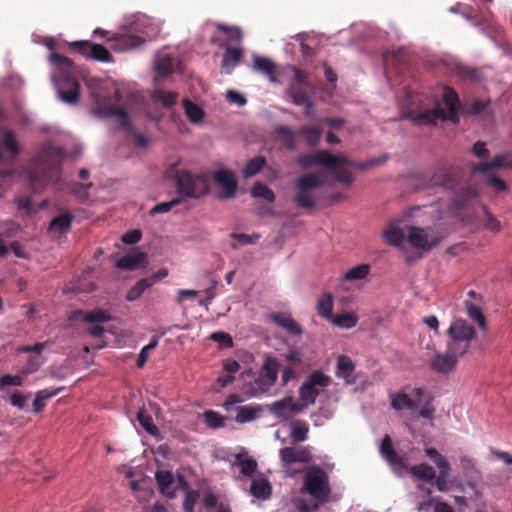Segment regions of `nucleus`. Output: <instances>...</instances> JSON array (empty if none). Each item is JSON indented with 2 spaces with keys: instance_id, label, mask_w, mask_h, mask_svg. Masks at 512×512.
I'll list each match as a JSON object with an SVG mask.
<instances>
[{
  "instance_id": "obj_23",
  "label": "nucleus",
  "mask_w": 512,
  "mask_h": 512,
  "mask_svg": "<svg viewBox=\"0 0 512 512\" xmlns=\"http://www.w3.org/2000/svg\"><path fill=\"white\" fill-rule=\"evenodd\" d=\"M147 260V254L133 249L127 254L120 257L116 262V267L122 270L133 271L143 267Z\"/></svg>"
},
{
  "instance_id": "obj_34",
  "label": "nucleus",
  "mask_w": 512,
  "mask_h": 512,
  "mask_svg": "<svg viewBox=\"0 0 512 512\" xmlns=\"http://www.w3.org/2000/svg\"><path fill=\"white\" fill-rule=\"evenodd\" d=\"M309 425L303 420H296L291 423L290 438L293 444H299L308 439Z\"/></svg>"
},
{
  "instance_id": "obj_17",
  "label": "nucleus",
  "mask_w": 512,
  "mask_h": 512,
  "mask_svg": "<svg viewBox=\"0 0 512 512\" xmlns=\"http://www.w3.org/2000/svg\"><path fill=\"white\" fill-rule=\"evenodd\" d=\"M279 363L274 357H267L256 379L261 392H267L276 383L278 377Z\"/></svg>"
},
{
  "instance_id": "obj_58",
  "label": "nucleus",
  "mask_w": 512,
  "mask_h": 512,
  "mask_svg": "<svg viewBox=\"0 0 512 512\" xmlns=\"http://www.w3.org/2000/svg\"><path fill=\"white\" fill-rule=\"evenodd\" d=\"M430 400L431 398L427 393V396L423 398V402L420 405L421 408H418L415 414H417L421 418L432 419L434 414V408L430 405Z\"/></svg>"
},
{
  "instance_id": "obj_46",
  "label": "nucleus",
  "mask_w": 512,
  "mask_h": 512,
  "mask_svg": "<svg viewBox=\"0 0 512 512\" xmlns=\"http://www.w3.org/2000/svg\"><path fill=\"white\" fill-rule=\"evenodd\" d=\"M251 195L254 198H263L267 202L272 203L275 201V194L274 192L265 184L261 182H256L252 189H251Z\"/></svg>"
},
{
  "instance_id": "obj_48",
  "label": "nucleus",
  "mask_w": 512,
  "mask_h": 512,
  "mask_svg": "<svg viewBox=\"0 0 512 512\" xmlns=\"http://www.w3.org/2000/svg\"><path fill=\"white\" fill-rule=\"evenodd\" d=\"M465 304H466V310H467L468 316L473 321H475L481 329L485 330L486 329V319H485V316H484L482 310L478 306H476L472 303L465 302Z\"/></svg>"
},
{
  "instance_id": "obj_33",
  "label": "nucleus",
  "mask_w": 512,
  "mask_h": 512,
  "mask_svg": "<svg viewBox=\"0 0 512 512\" xmlns=\"http://www.w3.org/2000/svg\"><path fill=\"white\" fill-rule=\"evenodd\" d=\"M177 67V61L170 55L158 56L155 62L157 74L163 78L172 74Z\"/></svg>"
},
{
  "instance_id": "obj_59",
  "label": "nucleus",
  "mask_w": 512,
  "mask_h": 512,
  "mask_svg": "<svg viewBox=\"0 0 512 512\" xmlns=\"http://www.w3.org/2000/svg\"><path fill=\"white\" fill-rule=\"evenodd\" d=\"M23 377L19 375L5 374L0 377V390H3L7 386H22Z\"/></svg>"
},
{
  "instance_id": "obj_3",
  "label": "nucleus",
  "mask_w": 512,
  "mask_h": 512,
  "mask_svg": "<svg viewBox=\"0 0 512 512\" xmlns=\"http://www.w3.org/2000/svg\"><path fill=\"white\" fill-rule=\"evenodd\" d=\"M50 61L59 67L57 77L60 81L58 88L60 99L68 104L77 103L80 96V85L72 75L73 62L59 53H52Z\"/></svg>"
},
{
  "instance_id": "obj_14",
  "label": "nucleus",
  "mask_w": 512,
  "mask_h": 512,
  "mask_svg": "<svg viewBox=\"0 0 512 512\" xmlns=\"http://www.w3.org/2000/svg\"><path fill=\"white\" fill-rule=\"evenodd\" d=\"M95 113L103 117H115L119 120L120 126L126 131H132V124L130 122L126 109L122 106H116L110 103L109 100H98L95 107Z\"/></svg>"
},
{
  "instance_id": "obj_54",
  "label": "nucleus",
  "mask_w": 512,
  "mask_h": 512,
  "mask_svg": "<svg viewBox=\"0 0 512 512\" xmlns=\"http://www.w3.org/2000/svg\"><path fill=\"white\" fill-rule=\"evenodd\" d=\"M84 319L91 323H103L109 321L111 317L106 311L102 309H96L94 311L87 312L84 316Z\"/></svg>"
},
{
  "instance_id": "obj_62",
  "label": "nucleus",
  "mask_w": 512,
  "mask_h": 512,
  "mask_svg": "<svg viewBox=\"0 0 512 512\" xmlns=\"http://www.w3.org/2000/svg\"><path fill=\"white\" fill-rule=\"evenodd\" d=\"M210 338L226 348L232 347L233 345L232 337L226 332L212 333Z\"/></svg>"
},
{
  "instance_id": "obj_57",
  "label": "nucleus",
  "mask_w": 512,
  "mask_h": 512,
  "mask_svg": "<svg viewBox=\"0 0 512 512\" xmlns=\"http://www.w3.org/2000/svg\"><path fill=\"white\" fill-rule=\"evenodd\" d=\"M180 203H181V199L180 198H175V199H172L171 201H168V202L159 203V204L155 205L150 210V215H155V214H159V213H167L173 207L179 205Z\"/></svg>"
},
{
  "instance_id": "obj_22",
  "label": "nucleus",
  "mask_w": 512,
  "mask_h": 512,
  "mask_svg": "<svg viewBox=\"0 0 512 512\" xmlns=\"http://www.w3.org/2000/svg\"><path fill=\"white\" fill-rule=\"evenodd\" d=\"M269 319L292 336H301L303 334L302 327L288 312H273L269 315Z\"/></svg>"
},
{
  "instance_id": "obj_36",
  "label": "nucleus",
  "mask_w": 512,
  "mask_h": 512,
  "mask_svg": "<svg viewBox=\"0 0 512 512\" xmlns=\"http://www.w3.org/2000/svg\"><path fill=\"white\" fill-rule=\"evenodd\" d=\"M154 285V278H142L139 281L136 282V284L131 287L127 294H126V300L127 301H135L141 297V295L149 289L151 286Z\"/></svg>"
},
{
  "instance_id": "obj_50",
  "label": "nucleus",
  "mask_w": 512,
  "mask_h": 512,
  "mask_svg": "<svg viewBox=\"0 0 512 512\" xmlns=\"http://www.w3.org/2000/svg\"><path fill=\"white\" fill-rule=\"evenodd\" d=\"M370 272L368 264H360L350 268L344 275L346 280H362L365 279Z\"/></svg>"
},
{
  "instance_id": "obj_40",
  "label": "nucleus",
  "mask_w": 512,
  "mask_h": 512,
  "mask_svg": "<svg viewBox=\"0 0 512 512\" xmlns=\"http://www.w3.org/2000/svg\"><path fill=\"white\" fill-rule=\"evenodd\" d=\"M317 312L325 319L331 320L333 317V295L329 292L324 293L317 302Z\"/></svg>"
},
{
  "instance_id": "obj_7",
  "label": "nucleus",
  "mask_w": 512,
  "mask_h": 512,
  "mask_svg": "<svg viewBox=\"0 0 512 512\" xmlns=\"http://www.w3.org/2000/svg\"><path fill=\"white\" fill-rule=\"evenodd\" d=\"M323 185V180L314 173L301 176L295 183L297 194L294 197L299 207L312 209L315 206L313 191Z\"/></svg>"
},
{
  "instance_id": "obj_55",
  "label": "nucleus",
  "mask_w": 512,
  "mask_h": 512,
  "mask_svg": "<svg viewBox=\"0 0 512 512\" xmlns=\"http://www.w3.org/2000/svg\"><path fill=\"white\" fill-rule=\"evenodd\" d=\"M483 211L485 228L491 232H499L501 230L500 221L487 208L484 207Z\"/></svg>"
},
{
  "instance_id": "obj_47",
  "label": "nucleus",
  "mask_w": 512,
  "mask_h": 512,
  "mask_svg": "<svg viewBox=\"0 0 512 512\" xmlns=\"http://www.w3.org/2000/svg\"><path fill=\"white\" fill-rule=\"evenodd\" d=\"M183 104L187 118L192 123H199L202 121V119L204 118V112L197 104L189 100H184Z\"/></svg>"
},
{
  "instance_id": "obj_51",
  "label": "nucleus",
  "mask_w": 512,
  "mask_h": 512,
  "mask_svg": "<svg viewBox=\"0 0 512 512\" xmlns=\"http://www.w3.org/2000/svg\"><path fill=\"white\" fill-rule=\"evenodd\" d=\"M216 28L219 31L227 34V36L231 42L239 43V42H241V40L243 38V33H242L241 29L238 27H230L223 23H217Z\"/></svg>"
},
{
  "instance_id": "obj_24",
  "label": "nucleus",
  "mask_w": 512,
  "mask_h": 512,
  "mask_svg": "<svg viewBox=\"0 0 512 512\" xmlns=\"http://www.w3.org/2000/svg\"><path fill=\"white\" fill-rule=\"evenodd\" d=\"M312 160L314 163L324 166L329 170H336L340 165H349V161L339 155H333L327 150H318L313 153Z\"/></svg>"
},
{
  "instance_id": "obj_63",
  "label": "nucleus",
  "mask_w": 512,
  "mask_h": 512,
  "mask_svg": "<svg viewBox=\"0 0 512 512\" xmlns=\"http://www.w3.org/2000/svg\"><path fill=\"white\" fill-rule=\"evenodd\" d=\"M142 233L138 229L131 230L122 236V241L125 244L133 245L138 243L141 240Z\"/></svg>"
},
{
  "instance_id": "obj_42",
  "label": "nucleus",
  "mask_w": 512,
  "mask_h": 512,
  "mask_svg": "<svg viewBox=\"0 0 512 512\" xmlns=\"http://www.w3.org/2000/svg\"><path fill=\"white\" fill-rule=\"evenodd\" d=\"M299 133L303 135L309 146H317L322 137V129L313 126H303Z\"/></svg>"
},
{
  "instance_id": "obj_32",
  "label": "nucleus",
  "mask_w": 512,
  "mask_h": 512,
  "mask_svg": "<svg viewBox=\"0 0 512 512\" xmlns=\"http://www.w3.org/2000/svg\"><path fill=\"white\" fill-rule=\"evenodd\" d=\"M73 215L66 211L54 217L49 225V230L60 234L67 233L71 229Z\"/></svg>"
},
{
  "instance_id": "obj_61",
  "label": "nucleus",
  "mask_w": 512,
  "mask_h": 512,
  "mask_svg": "<svg viewBox=\"0 0 512 512\" xmlns=\"http://www.w3.org/2000/svg\"><path fill=\"white\" fill-rule=\"evenodd\" d=\"M231 237L238 240L241 245L256 244L260 238L258 234L248 235L245 233H232Z\"/></svg>"
},
{
  "instance_id": "obj_53",
  "label": "nucleus",
  "mask_w": 512,
  "mask_h": 512,
  "mask_svg": "<svg viewBox=\"0 0 512 512\" xmlns=\"http://www.w3.org/2000/svg\"><path fill=\"white\" fill-rule=\"evenodd\" d=\"M275 132L279 137L283 138V142L287 148L293 149L295 147L294 133L290 127L278 126Z\"/></svg>"
},
{
  "instance_id": "obj_35",
  "label": "nucleus",
  "mask_w": 512,
  "mask_h": 512,
  "mask_svg": "<svg viewBox=\"0 0 512 512\" xmlns=\"http://www.w3.org/2000/svg\"><path fill=\"white\" fill-rule=\"evenodd\" d=\"M412 476L425 482H432L436 478L435 469L427 463H421L410 467Z\"/></svg>"
},
{
  "instance_id": "obj_4",
  "label": "nucleus",
  "mask_w": 512,
  "mask_h": 512,
  "mask_svg": "<svg viewBox=\"0 0 512 512\" xmlns=\"http://www.w3.org/2000/svg\"><path fill=\"white\" fill-rule=\"evenodd\" d=\"M302 491L319 504L328 502L331 488L327 473L319 466L311 467L305 474Z\"/></svg>"
},
{
  "instance_id": "obj_26",
  "label": "nucleus",
  "mask_w": 512,
  "mask_h": 512,
  "mask_svg": "<svg viewBox=\"0 0 512 512\" xmlns=\"http://www.w3.org/2000/svg\"><path fill=\"white\" fill-rule=\"evenodd\" d=\"M243 56V49L238 47H226L221 61V69L225 74H230L239 64Z\"/></svg>"
},
{
  "instance_id": "obj_25",
  "label": "nucleus",
  "mask_w": 512,
  "mask_h": 512,
  "mask_svg": "<svg viewBox=\"0 0 512 512\" xmlns=\"http://www.w3.org/2000/svg\"><path fill=\"white\" fill-rule=\"evenodd\" d=\"M269 410L274 416L282 419H287L291 412H300L301 406L295 403L291 396H288L281 400L273 402L270 405Z\"/></svg>"
},
{
  "instance_id": "obj_43",
  "label": "nucleus",
  "mask_w": 512,
  "mask_h": 512,
  "mask_svg": "<svg viewBox=\"0 0 512 512\" xmlns=\"http://www.w3.org/2000/svg\"><path fill=\"white\" fill-rule=\"evenodd\" d=\"M137 420L140 426L150 435L156 436L159 433L157 426L153 422V418L144 409H140L137 413Z\"/></svg>"
},
{
  "instance_id": "obj_13",
  "label": "nucleus",
  "mask_w": 512,
  "mask_h": 512,
  "mask_svg": "<svg viewBox=\"0 0 512 512\" xmlns=\"http://www.w3.org/2000/svg\"><path fill=\"white\" fill-rule=\"evenodd\" d=\"M70 48L78 51L81 55L93 60L111 63L113 56L106 47L90 41H76L70 44Z\"/></svg>"
},
{
  "instance_id": "obj_28",
  "label": "nucleus",
  "mask_w": 512,
  "mask_h": 512,
  "mask_svg": "<svg viewBox=\"0 0 512 512\" xmlns=\"http://www.w3.org/2000/svg\"><path fill=\"white\" fill-rule=\"evenodd\" d=\"M252 68L256 72L265 74L271 82H276V66L269 58L254 55Z\"/></svg>"
},
{
  "instance_id": "obj_15",
  "label": "nucleus",
  "mask_w": 512,
  "mask_h": 512,
  "mask_svg": "<svg viewBox=\"0 0 512 512\" xmlns=\"http://www.w3.org/2000/svg\"><path fill=\"white\" fill-rule=\"evenodd\" d=\"M425 453L440 470L439 475H436V478L434 479L438 491L446 492L448 490V477L451 471V465L449 461L435 448H427Z\"/></svg>"
},
{
  "instance_id": "obj_31",
  "label": "nucleus",
  "mask_w": 512,
  "mask_h": 512,
  "mask_svg": "<svg viewBox=\"0 0 512 512\" xmlns=\"http://www.w3.org/2000/svg\"><path fill=\"white\" fill-rule=\"evenodd\" d=\"M178 484L180 490L186 493L183 501L184 512H194V506L198 499V492L189 489V483L182 475H178Z\"/></svg>"
},
{
  "instance_id": "obj_6",
  "label": "nucleus",
  "mask_w": 512,
  "mask_h": 512,
  "mask_svg": "<svg viewBox=\"0 0 512 512\" xmlns=\"http://www.w3.org/2000/svg\"><path fill=\"white\" fill-rule=\"evenodd\" d=\"M177 192L187 198H200L209 191L207 180L203 176H194L187 171H181L176 175Z\"/></svg>"
},
{
  "instance_id": "obj_30",
  "label": "nucleus",
  "mask_w": 512,
  "mask_h": 512,
  "mask_svg": "<svg viewBox=\"0 0 512 512\" xmlns=\"http://www.w3.org/2000/svg\"><path fill=\"white\" fill-rule=\"evenodd\" d=\"M250 493L257 499L267 500L272 493V486L264 476H259L252 480Z\"/></svg>"
},
{
  "instance_id": "obj_8",
  "label": "nucleus",
  "mask_w": 512,
  "mask_h": 512,
  "mask_svg": "<svg viewBox=\"0 0 512 512\" xmlns=\"http://www.w3.org/2000/svg\"><path fill=\"white\" fill-rule=\"evenodd\" d=\"M461 170L453 165L438 163L429 175V180L425 187H443L445 189H454L460 181Z\"/></svg>"
},
{
  "instance_id": "obj_12",
  "label": "nucleus",
  "mask_w": 512,
  "mask_h": 512,
  "mask_svg": "<svg viewBox=\"0 0 512 512\" xmlns=\"http://www.w3.org/2000/svg\"><path fill=\"white\" fill-rule=\"evenodd\" d=\"M279 457L285 467H290L295 463L307 464L313 459L312 447L298 444L283 447L279 450Z\"/></svg>"
},
{
  "instance_id": "obj_39",
  "label": "nucleus",
  "mask_w": 512,
  "mask_h": 512,
  "mask_svg": "<svg viewBox=\"0 0 512 512\" xmlns=\"http://www.w3.org/2000/svg\"><path fill=\"white\" fill-rule=\"evenodd\" d=\"M236 411V422L247 423L257 418V415L261 411V408L259 406L245 405L236 407Z\"/></svg>"
},
{
  "instance_id": "obj_38",
  "label": "nucleus",
  "mask_w": 512,
  "mask_h": 512,
  "mask_svg": "<svg viewBox=\"0 0 512 512\" xmlns=\"http://www.w3.org/2000/svg\"><path fill=\"white\" fill-rule=\"evenodd\" d=\"M235 465L240 467L241 473L247 477H251L258 466L256 460L244 454L236 455Z\"/></svg>"
},
{
  "instance_id": "obj_16",
  "label": "nucleus",
  "mask_w": 512,
  "mask_h": 512,
  "mask_svg": "<svg viewBox=\"0 0 512 512\" xmlns=\"http://www.w3.org/2000/svg\"><path fill=\"white\" fill-rule=\"evenodd\" d=\"M463 356L462 353H456L450 349L445 352H437L430 360V368L440 374H448L455 370L458 359Z\"/></svg>"
},
{
  "instance_id": "obj_52",
  "label": "nucleus",
  "mask_w": 512,
  "mask_h": 512,
  "mask_svg": "<svg viewBox=\"0 0 512 512\" xmlns=\"http://www.w3.org/2000/svg\"><path fill=\"white\" fill-rule=\"evenodd\" d=\"M203 416L206 425L210 428H220L225 424L223 416L218 412L208 410L204 412Z\"/></svg>"
},
{
  "instance_id": "obj_11",
  "label": "nucleus",
  "mask_w": 512,
  "mask_h": 512,
  "mask_svg": "<svg viewBox=\"0 0 512 512\" xmlns=\"http://www.w3.org/2000/svg\"><path fill=\"white\" fill-rule=\"evenodd\" d=\"M427 396V391L424 388L416 387L411 389L410 393L401 390L395 395L391 396V406L395 410L406 409L412 414H415L423 402V398Z\"/></svg>"
},
{
  "instance_id": "obj_21",
  "label": "nucleus",
  "mask_w": 512,
  "mask_h": 512,
  "mask_svg": "<svg viewBox=\"0 0 512 512\" xmlns=\"http://www.w3.org/2000/svg\"><path fill=\"white\" fill-rule=\"evenodd\" d=\"M159 492L169 498L173 499L176 496L177 490H180L178 478L175 479L173 473L168 470H159L155 474Z\"/></svg>"
},
{
  "instance_id": "obj_9",
  "label": "nucleus",
  "mask_w": 512,
  "mask_h": 512,
  "mask_svg": "<svg viewBox=\"0 0 512 512\" xmlns=\"http://www.w3.org/2000/svg\"><path fill=\"white\" fill-rule=\"evenodd\" d=\"M331 378L320 370L313 371L299 389L305 406L314 404L320 392L330 385Z\"/></svg>"
},
{
  "instance_id": "obj_19",
  "label": "nucleus",
  "mask_w": 512,
  "mask_h": 512,
  "mask_svg": "<svg viewBox=\"0 0 512 512\" xmlns=\"http://www.w3.org/2000/svg\"><path fill=\"white\" fill-rule=\"evenodd\" d=\"M6 150L10 154L11 161H14L19 154V146L16 140L15 134L6 130L3 134V138L0 141V160L2 159L3 151ZM16 173V170L13 168L9 169H0V179L11 177Z\"/></svg>"
},
{
  "instance_id": "obj_44",
  "label": "nucleus",
  "mask_w": 512,
  "mask_h": 512,
  "mask_svg": "<svg viewBox=\"0 0 512 512\" xmlns=\"http://www.w3.org/2000/svg\"><path fill=\"white\" fill-rule=\"evenodd\" d=\"M265 164L266 159L263 156H256L250 159L243 169V176L249 178L256 175L263 169Z\"/></svg>"
},
{
  "instance_id": "obj_1",
  "label": "nucleus",
  "mask_w": 512,
  "mask_h": 512,
  "mask_svg": "<svg viewBox=\"0 0 512 512\" xmlns=\"http://www.w3.org/2000/svg\"><path fill=\"white\" fill-rule=\"evenodd\" d=\"M65 158L63 149L46 145L34 159L30 169L25 171L26 178L34 192L40 193L47 184H57L60 180L61 163Z\"/></svg>"
},
{
  "instance_id": "obj_49",
  "label": "nucleus",
  "mask_w": 512,
  "mask_h": 512,
  "mask_svg": "<svg viewBox=\"0 0 512 512\" xmlns=\"http://www.w3.org/2000/svg\"><path fill=\"white\" fill-rule=\"evenodd\" d=\"M178 94L172 91L156 90L153 94V99L156 102L162 103L166 107L173 106L177 101Z\"/></svg>"
},
{
  "instance_id": "obj_37",
  "label": "nucleus",
  "mask_w": 512,
  "mask_h": 512,
  "mask_svg": "<svg viewBox=\"0 0 512 512\" xmlns=\"http://www.w3.org/2000/svg\"><path fill=\"white\" fill-rule=\"evenodd\" d=\"M286 95L297 106L305 104L308 102V99L311 98L302 86L296 85L295 83L289 84V87L286 90Z\"/></svg>"
},
{
  "instance_id": "obj_64",
  "label": "nucleus",
  "mask_w": 512,
  "mask_h": 512,
  "mask_svg": "<svg viewBox=\"0 0 512 512\" xmlns=\"http://www.w3.org/2000/svg\"><path fill=\"white\" fill-rule=\"evenodd\" d=\"M333 172L335 173V177H336L337 181H339L345 185H349L352 183L353 177H352V174L350 171H348L346 169H339V166H338L336 168V170H333Z\"/></svg>"
},
{
  "instance_id": "obj_5",
  "label": "nucleus",
  "mask_w": 512,
  "mask_h": 512,
  "mask_svg": "<svg viewBox=\"0 0 512 512\" xmlns=\"http://www.w3.org/2000/svg\"><path fill=\"white\" fill-rule=\"evenodd\" d=\"M447 333L449 336L447 348L463 355L469 350L471 341L476 336L475 329L463 319L453 321Z\"/></svg>"
},
{
  "instance_id": "obj_56",
  "label": "nucleus",
  "mask_w": 512,
  "mask_h": 512,
  "mask_svg": "<svg viewBox=\"0 0 512 512\" xmlns=\"http://www.w3.org/2000/svg\"><path fill=\"white\" fill-rule=\"evenodd\" d=\"M30 396H31L30 393L23 394L20 391H15L10 396V403L12 406L16 407L17 409L23 410V409H25L27 402L30 399Z\"/></svg>"
},
{
  "instance_id": "obj_29",
  "label": "nucleus",
  "mask_w": 512,
  "mask_h": 512,
  "mask_svg": "<svg viewBox=\"0 0 512 512\" xmlns=\"http://www.w3.org/2000/svg\"><path fill=\"white\" fill-rule=\"evenodd\" d=\"M355 371V364L352 359L346 355H340L337 359L336 375L343 378L347 383H353V373Z\"/></svg>"
},
{
  "instance_id": "obj_27",
  "label": "nucleus",
  "mask_w": 512,
  "mask_h": 512,
  "mask_svg": "<svg viewBox=\"0 0 512 512\" xmlns=\"http://www.w3.org/2000/svg\"><path fill=\"white\" fill-rule=\"evenodd\" d=\"M383 237L389 244L401 246L405 239V233L400 227V220L390 221L383 230Z\"/></svg>"
},
{
  "instance_id": "obj_10",
  "label": "nucleus",
  "mask_w": 512,
  "mask_h": 512,
  "mask_svg": "<svg viewBox=\"0 0 512 512\" xmlns=\"http://www.w3.org/2000/svg\"><path fill=\"white\" fill-rule=\"evenodd\" d=\"M407 240L417 250L428 252L440 244L442 237L430 227L410 226Z\"/></svg>"
},
{
  "instance_id": "obj_60",
  "label": "nucleus",
  "mask_w": 512,
  "mask_h": 512,
  "mask_svg": "<svg viewBox=\"0 0 512 512\" xmlns=\"http://www.w3.org/2000/svg\"><path fill=\"white\" fill-rule=\"evenodd\" d=\"M486 184L492 187L496 192H504L508 189L506 182L495 174H489L487 176Z\"/></svg>"
},
{
  "instance_id": "obj_45",
  "label": "nucleus",
  "mask_w": 512,
  "mask_h": 512,
  "mask_svg": "<svg viewBox=\"0 0 512 512\" xmlns=\"http://www.w3.org/2000/svg\"><path fill=\"white\" fill-rule=\"evenodd\" d=\"M330 321L340 328L351 329L356 326L358 317L353 313H343L333 316Z\"/></svg>"
},
{
  "instance_id": "obj_41",
  "label": "nucleus",
  "mask_w": 512,
  "mask_h": 512,
  "mask_svg": "<svg viewBox=\"0 0 512 512\" xmlns=\"http://www.w3.org/2000/svg\"><path fill=\"white\" fill-rule=\"evenodd\" d=\"M476 196H477L476 187H474L472 185L462 187L458 191L455 192V195H454L455 205L459 208L463 207L470 200L476 198Z\"/></svg>"
},
{
  "instance_id": "obj_18",
  "label": "nucleus",
  "mask_w": 512,
  "mask_h": 512,
  "mask_svg": "<svg viewBox=\"0 0 512 512\" xmlns=\"http://www.w3.org/2000/svg\"><path fill=\"white\" fill-rule=\"evenodd\" d=\"M380 453L382 457L389 463V465L395 470L398 471L399 474L408 470V465L406 463V459L398 455L395 451L391 438L386 435L380 446Z\"/></svg>"
},
{
  "instance_id": "obj_2",
  "label": "nucleus",
  "mask_w": 512,
  "mask_h": 512,
  "mask_svg": "<svg viewBox=\"0 0 512 512\" xmlns=\"http://www.w3.org/2000/svg\"><path fill=\"white\" fill-rule=\"evenodd\" d=\"M460 100L457 93L449 87L443 92V103L437 104L433 109H428L417 114H411L410 118L415 125H435L438 120H449L452 123L459 122Z\"/></svg>"
},
{
  "instance_id": "obj_20",
  "label": "nucleus",
  "mask_w": 512,
  "mask_h": 512,
  "mask_svg": "<svg viewBox=\"0 0 512 512\" xmlns=\"http://www.w3.org/2000/svg\"><path fill=\"white\" fill-rule=\"evenodd\" d=\"M214 182L222 188L220 198L231 199L237 190V181L234 174L229 170H219L213 173Z\"/></svg>"
}]
</instances>
